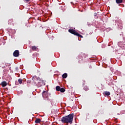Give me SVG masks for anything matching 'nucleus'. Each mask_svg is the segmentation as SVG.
<instances>
[{"label": "nucleus", "instance_id": "7", "mask_svg": "<svg viewBox=\"0 0 125 125\" xmlns=\"http://www.w3.org/2000/svg\"><path fill=\"white\" fill-rule=\"evenodd\" d=\"M110 92H109V91H105L104 93V95H106V96H109V95H110Z\"/></svg>", "mask_w": 125, "mask_h": 125}, {"label": "nucleus", "instance_id": "11", "mask_svg": "<svg viewBox=\"0 0 125 125\" xmlns=\"http://www.w3.org/2000/svg\"><path fill=\"white\" fill-rule=\"evenodd\" d=\"M23 82V80L21 79H19L18 80V82H19V83H20V84H21Z\"/></svg>", "mask_w": 125, "mask_h": 125}, {"label": "nucleus", "instance_id": "18", "mask_svg": "<svg viewBox=\"0 0 125 125\" xmlns=\"http://www.w3.org/2000/svg\"><path fill=\"white\" fill-rule=\"evenodd\" d=\"M83 84H85V81H83Z\"/></svg>", "mask_w": 125, "mask_h": 125}, {"label": "nucleus", "instance_id": "17", "mask_svg": "<svg viewBox=\"0 0 125 125\" xmlns=\"http://www.w3.org/2000/svg\"><path fill=\"white\" fill-rule=\"evenodd\" d=\"M84 89L85 90H88V88H85V87H84Z\"/></svg>", "mask_w": 125, "mask_h": 125}, {"label": "nucleus", "instance_id": "9", "mask_svg": "<svg viewBox=\"0 0 125 125\" xmlns=\"http://www.w3.org/2000/svg\"><path fill=\"white\" fill-rule=\"evenodd\" d=\"M31 49L33 50V51H37V46H32Z\"/></svg>", "mask_w": 125, "mask_h": 125}, {"label": "nucleus", "instance_id": "3", "mask_svg": "<svg viewBox=\"0 0 125 125\" xmlns=\"http://www.w3.org/2000/svg\"><path fill=\"white\" fill-rule=\"evenodd\" d=\"M68 32L70 33V34H72V35H74L75 36H76L77 37H79L80 38H83V36H82L81 34H79V33L77 32L76 30L72 29H69L68 30Z\"/></svg>", "mask_w": 125, "mask_h": 125}, {"label": "nucleus", "instance_id": "12", "mask_svg": "<svg viewBox=\"0 0 125 125\" xmlns=\"http://www.w3.org/2000/svg\"><path fill=\"white\" fill-rule=\"evenodd\" d=\"M116 2L117 3H122V2H123V0H116Z\"/></svg>", "mask_w": 125, "mask_h": 125}, {"label": "nucleus", "instance_id": "10", "mask_svg": "<svg viewBox=\"0 0 125 125\" xmlns=\"http://www.w3.org/2000/svg\"><path fill=\"white\" fill-rule=\"evenodd\" d=\"M61 89V87H60L59 86H57L56 87V90H57V91H60Z\"/></svg>", "mask_w": 125, "mask_h": 125}, {"label": "nucleus", "instance_id": "4", "mask_svg": "<svg viewBox=\"0 0 125 125\" xmlns=\"http://www.w3.org/2000/svg\"><path fill=\"white\" fill-rule=\"evenodd\" d=\"M13 55L15 57H18L19 56V51L18 50H15L13 53Z\"/></svg>", "mask_w": 125, "mask_h": 125}, {"label": "nucleus", "instance_id": "2", "mask_svg": "<svg viewBox=\"0 0 125 125\" xmlns=\"http://www.w3.org/2000/svg\"><path fill=\"white\" fill-rule=\"evenodd\" d=\"M40 79V78H38L36 76H34L32 78V80L35 83V84H36V85H37V86H42V85H44V84H45V83H45V81H44V80H43L42 79H40L39 82H38V81H39V79Z\"/></svg>", "mask_w": 125, "mask_h": 125}, {"label": "nucleus", "instance_id": "13", "mask_svg": "<svg viewBox=\"0 0 125 125\" xmlns=\"http://www.w3.org/2000/svg\"><path fill=\"white\" fill-rule=\"evenodd\" d=\"M47 95V92L46 91H44L42 92V96H44V95Z\"/></svg>", "mask_w": 125, "mask_h": 125}, {"label": "nucleus", "instance_id": "6", "mask_svg": "<svg viewBox=\"0 0 125 125\" xmlns=\"http://www.w3.org/2000/svg\"><path fill=\"white\" fill-rule=\"evenodd\" d=\"M41 122H42V120H41V119L40 118H36L35 123L36 124H40V123H41Z\"/></svg>", "mask_w": 125, "mask_h": 125}, {"label": "nucleus", "instance_id": "15", "mask_svg": "<svg viewBox=\"0 0 125 125\" xmlns=\"http://www.w3.org/2000/svg\"><path fill=\"white\" fill-rule=\"evenodd\" d=\"M78 59H81V60H83V57L82 56V55H79L78 56Z\"/></svg>", "mask_w": 125, "mask_h": 125}, {"label": "nucleus", "instance_id": "5", "mask_svg": "<svg viewBox=\"0 0 125 125\" xmlns=\"http://www.w3.org/2000/svg\"><path fill=\"white\" fill-rule=\"evenodd\" d=\"M0 85H2V87H5V86H6L7 85V83L5 81H3L0 83Z\"/></svg>", "mask_w": 125, "mask_h": 125}, {"label": "nucleus", "instance_id": "1", "mask_svg": "<svg viewBox=\"0 0 125 125\" xmlns=\"http://www.w3.org/2000/svg\"><path fill=\"white\" fill-rule=\"evenodd\" d=\"M73 119H74V113L69 114L66 116H63L62 118V123L63 124H72Z\"/></svg>", "mask_w": 125, "mask_h": 125}, {"label": "nucleus", "instance_id": "16", "mask_svg": "<svg viewBox=\"0 0 125 125\" xmlns=\"http://www.w3.org/2000/svg\"><path fill=\"white\" fill-rule=\"evenodd\" d=\"M25 2H29L30 1V0H24Z\"/></svg>", "mask_w": 125, "mask_h": 125}, {"label": "nucleus", "instance_id": "14", "mask_svg": "<svg viewBox=\"0 0 125 125\" xmlns=\"http://www.w3.org/2000/svg\"><path fill=\"white\" fill-rule=\"evenodd\" d=\"M65 89H64L63 88H61V90L60 91H61V92H65Z\"/></svg>", "mask_w": 125, "mask_h": 125}, {"label": "nucleus", "instance_id": "8", "mask_svg": "<svg viewBox=\"0 0 125 125\" xmlns=\"http://www.w3.org/2000/svg\"><path fill=\"white\" fill-rule=\"evenodd\" d=\"M68 77V74L67 73H64L62 75V79H66Z\"/></svg>", "mask_w": 125, "mask_h": 125}]
</instances>
